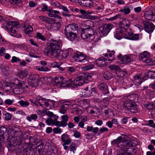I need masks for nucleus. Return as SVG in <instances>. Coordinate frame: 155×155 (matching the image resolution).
I'll return each mask as SVG.
<instances>
[{"label":"nucleus","mask_w":155,"mask_h":155,"mask_svg":"<svg viewBox=\"0 0 155 155\" xmlns=\"http://www.w3.org/2000/svg\"><path fill=\"white\" fill-rule=\"evenodd\" d=\"M50 41L49 45L44 50V53L45 55L50 54L53 57L58 59L61 51L60 48L62 45L61 42L60 40L57 41L54 39H51Z\"/></svg>","instance_id":"obj_1"},{"label":"nucleus","mask_w":155,"mask_h":155,"mask_svg":"<svg viewBox=\"0 0 155 155\" xmlns=\"http://www.w3.org/2000/svg\"><path fill=\"white\" fill-rule=\"evenodd\" d=\"M50 41L49 45L44 50V53L45 55L50 54L53 57L58 59L61 51L60 48L62 45L61 42L60 40L57 41L54 39H51Z\"/></svg>","instance_id":"obj_2"},{"label":"nucleus","mask_w":155,"mask_h":155,"mask_svg":"<svg viewBox=\"0 0 155 155\" xmlns=\"http://www.w3.org/2000/svg\"><path fill=\"white\" fill-rule=\"evenodd\" d=\"M129 138L126 135H121L112 142V144H117L118 147L120 148L127 147H134L137 145L138 142L135 140L128 141Z\"/></svg>","instance_id":"obj_3"},{"label":"nucleus","mask_w":155,"mask_h":155,"mask_svg":"<svg viewBox=\"0 0 155 155\" xmlns=\"http://www.w3.org/2000/svg\"><path fill=\"white\" fill-rule=\"evenodd\" d=\"M78 29V25L75 24L68 25L65 28L64 34L66 38L71 41H74L77 37L74 31Z\"/></svg>","instance_id":"obj_4"},{"label":"nucleus","mask_w":155,"mask_h":155,"mask_svg":"<svg viewBox=\"0 0 155 155\" xmlns=\"http://www.w3.org/2000/svg\"><path fill=\"white\" fill-rule=\"evenodd\" d=\"M45 80L44 77L39 78L38 75L34 74L28 78V83L32 87H36L38 85H41Z\"/></svg>","instance_id":"obj_5"},{"label":"nucleus","mask_w":155,"mask_h":155,"mask_svg":"<svg viewBox=\"0 0 155 155\" xmlns=\"http://www.w3.org/2000/svg\"><path fill=\"white\" fill-rule=\"evenodd\" d=\"M93 29L91 28L84 29L81 34L82 38L85 40L87 39V41L93 40L94 38Z\"/></svg>","instance_id":"obj_6"},{"label":"nucleus","mask_w":155,"mask_h":155,"mask_svg":"<svg viewBox=\"0 0 155 155\" xmlns=\"http://www.w3.org/2000/svg\"><path fill=\"white\" fill-rule=\"evenodd\" d=\"M72 57L75 61L84 64H87L89 60V57L82 53H74Z\"/></svg>","instance_id":"obj_7"},{"label":"nucleus","mask_w":155,"mask_h":155,"mask_svg":"<svg viewBox=\"0 0 155 155\" xmlns=\"http://www.w3.org/2000/svg\"><path fill=\"white\" fill-rule=\"evenodd\" d=\"M16 87L13 89V92L15 94H20L25 91V87H26L25 82L19 81L15 84Z\"/></svg>","instance_id":"obj_8"},{"label":"nucleus","mask_w":155,"mask_h":155,"mask_svg":"<svg viewBox=\"0 0 155 155\" xmlns=\"http://www.w3.org/2000/svg\"><path fill=\"white\" fill-rule=\"evenodd\" d=\"M114 26L111 24H106L99 28V33L101 37L106 36L110 30Z\"/></svg>","instance_id":"obj_9"},{"label":"nucleus","mask_w":155,"mask_h":155,"mask_svg":"<svg viewBox=\"0 0 155 155\" xmlns=\"http://www.w3.org/2000/svg\"><path fill=\"white\" fill-rule=\"evenodd\" d=\"M138 105L134 102H129L125 103L124 104V109L127 111L135 113L137 112Z\"/></svg>","instance_id":"obj_10"},{"label":"nucleus","mask_w":155,"mask_h":155,"mask_svg":"<svg viewBox=\"0 0 155 155\" xmlns=\"http://www.w3.org/2000/svg\"><path fill=\"white\" fill-rule=\"evenodd\" d=\"M59 81L57 82V83H60V86L61 87H68L71 86L72 83L71 79L68 78H64L63 77L58 78Z\"/></svg>","instance_id":"obj_11"},{"label":"nucleus","mask_w":155,"mask_h":155,"mask_svg":"<svg viewBox=\"0 0 155 155\" xmlns=\"http://www.w3.org/2000/svg\"><path fill=\"white\" fill-rule=\"evenodd\" d=\"M119 25V27L123 30L127 31L130 25V22L129 20L126 18H120Z\"/></svg>","instance_id":"obj_12"},{"label":"nucleus","mask_w":155,"mask_h":155,"mask_svg":"<svg viewBox=\"0 0 155 155\" xmlns=\"http://www.w3.org/2000/svg\"><path fill=\"white\" fill-rule=\"evenodd\" d=\"M133 55L126 54L123 56L121 54H119L117 56L118 59L124 63H128L132 61L134 59Z\"/></svg>","instance_id":"obj_13"},{"label":"nucleus","mask_w":155,"mask_h":155,"mask_svg":"<svg viewBox=\"0 0 155 155\" xmlns=\"http://www.w3.org/2000/svg\"><path fill=\"white\" fill-rule=\"evenodd\" d=\"M65 106H68V107L71 108H75L77 106L74 104H72L71 101H65L63 103V105L61 107L60 109V112L62 114H64L67 112L68 107H65Z\"/></svg>","instance_id":"obj_14"},{"label":"nucleus","mask_w":155,"mask_h":155,"mask_svg":"<svg viewBox=\"0 0 155 155\" xmlns=\"http://www.w3.org/2000/svg\"><path fill=\"white\" fill-rule=\"evenodd\" d=\"M7 27L9 29V31L11 33H15L17 32V29L18 27V22L15 21H9L7 22Z\"/></svg>","instance_id":"obj_15"},{"label":"nucleus","mask_w":155,"mask_h":155,"mask_svg":"<svg viewBox=\"0 0 155 155\" xmlns=\"http://www.w3.org/2000/svg\"><path fill=\"white\" fill-rule=\"evenodd\" d=\"M124 37L126 39L132 40H137L139 39L138 35L133 33L130 29H128L124 33Z\"/></svg>","instance_id":"obj_16"},{"label":"nucleus","mask_w":155,"mask_h":155,"mask_svg":"<svg viewBox=\"0 0 155 155\" xmlns=\"http://www.w3.org/2000/svg\"><path fill=\"white\" fill-rule=\"evenodd\" d=\"M139 59L143 62L145 63H149L151 61V58L149 53L147 52H144L140 54L139 56Z\"/></svg>","instance_id":"obj_17"},{"label":"nucleus","mask_w":155,"mask_h":155,"mask_svg":"<svg viewBox=\"0 0 155 155\" xmlns=\"http://www.w3.org/2000/svg\"><path fill=\"white\" fill-rule=\"evenodd\" d=\"M144 28L146 32L150 34L153 31L155 28V25L151 22H146L144 24Z\"/></svg>","instance_id":"obj_18"},{"label":"nucleus","mask_w":155,"mask_h":155,"mask_svg":"<svg viewBox=\"0 0 155 155\" xmlns=\"http://www.w3.org/2000/svg\"><path fill=\"white\" fill-rule=\"evenodd\" d=\"M143 77H141V74L134 75L133 76L132 80L136 85H140L143 81Z\"/></svg>","instance_id":"obj_19"},{"label":"nucleus","mask_w":155,"mask_h":155,"mask_svg":"<svg viewBox=\"0 0 155 155\" xmlns=\"http://www.w3.org/2000/svg\"><path fill=\"white\" fill-rule=\"evenodd\" d=\"M98 88L102 91L104 94H107L109 93L108 87L107 84L104 83L99 82L98 85Z\"/></svg>","instance_id":"obj_20"},{"label":"nucleus","mask_w":155,"mask_h":155,"mask_svg":"<svg viewBox=\"0 0 155 155\" xmlns=\"http://www.w3.org/2000/svg\"><path fill=\"white\" fill-rule=\"evenodd\" d=\"M72 51L71 49H68L67 50L61 51L58 59L61 60L63 58H66L69 54H70Z\"/></svg>","instance_id":"obj_21"},{"label":"nucleus","mask_w":155,"mask_h":155,"mask_svg":"<svg viewBox=\"0 0 155 155\" xmlns=\"http://www.w3.org/2000/svg\"><path fill=\"white\" fill-rule=\"evenodd\" d=\"M124 30H123L120 27H119L116 30L114 36L117 39H120L122 38L124 32Z\"/></svg>","instance_id":"obj_22"},{"label":"nucleus","mask_w":155,"mask_h":155,"mask_svg":"<svg viewBox=\"0 0 155 155\" xmlns=\"http://www.w3.org/2000/svg\"><path fill=\"white\" fill-rule=\"evenodd\" d=\"M144 16L145 18L151 21H155V15L152 11H146L145 12Z\"/></svg>","instance_id":"obj_23"},{"label":"nucleus","mask_w":155,"mask_h":155,"mask_svg":"<svg viewBox=\"0 0 155 155\" xmlns=\"http://www.w3.org/2000/svg\"><path fill=\"white\" fill-rule=\"evenodd\" d=\"M105 61V58L101 57L95 61V63L98 66L100 67H103L107 65Z\"/></svg>","instance_id":"obj_24"},{"label":"nucleus","mask_w":155,"mask_h":155,"mask_svg":"<svg viewBox=\"0 0 155 155\" xmlns=\"http://www.w3.org/2000/svg\"><path fill=\"white\" fill-rule=\"evenodd\" d=\"M137 95L134 94H130L125 97L124 98L126 100V103L129 102H134V101L137 98Z\"/></svg>","instance_id":"obj_25"},{"label":"nucleus","mask_w":155,"mask_h":155,"mask_svg":"<svg viewBox=\"0 0 155 155\" xmlns=\"http://www.w3.org/2000/svg\"><path fill=\"white\" fill-rule=\"evenodd\" d=\"M61 140L64 143L67 145L69 144L71 142V139L69 138V135L67 134H64L61 136Z\"/></svg>","instance_id":"obj_26"},{"label":"nucleus","mask_w":155,"mask_h":155,"mask_svg":"<svg viewBox=\"0 0 155 155\" xmlns=\"http://www.w3.org/2000/svg\"><path fill=\"white\" fill-rule=\"evenodd\" d=\"M52 5L53 6H55L59 9H62L64 12H69V10L66 7L62 5L58 2L52 3Z\"/></svg>","instance_id":"obj_27"},{"label":"nucleus","mask_w":155,"mask_h":155,"mask_svg":"<svg viewBox=\"0 0 155 155\" xmlns=\"http://www.w3.org/2000/svg\"><path fill=\"white\" fill-rule=\"evenodd\" d=\"M84 83V81L79 76L77 77L74 81V83L76 86H82Z\"/></svg>","instance_id":"obj_28"},{"label":"nucleus","mask_w":155,"mask_h":155,"mask_svg":"<svg viewBox=\"0 0 155 155\" xmlns=\"http://www.w3.org/2000/svg\"><path fill=\"white\" fill-rule=\"evenodd\" d=\"M39 18L42 21L47 23L50 24L54 22V19L51 18H49L44 16H39Z\"/></svg>","instance_id":"obj_29"},{"label":"nucleus","mask_w":155,"mask_h":155,"mask_svg":"<svg viewBox=\"0 0 155 155\" xmlns=\"http://www.w3.org/2000/svg\"><path fill=\"white\" fill-rule=\"evenodd\" d=\"M93 22L90 20H87L86 21H84L83 23V26L84 28H83V30L84 29H88L89 28H91L93 26Z\"/></svg>","instance_id":"obj_30"},{"label":"nucleus","mask_w":155,"mask_h":155,"mask_svg":"<svg viewBox=\"0 0 155 155\" xmlns=\"http://www.w3.org/2000/svg\"><path fill=\"white\" fill-rule=\"evenodd\" d=\"M81 107L84 109L87 108L89 106V103L88 100L86 99L82 100L80 101Z\"/></svg>","instance_id":"obj_31"},{"label":"nucleus","mask_w":155,"mask_h":155,"mask_svg":"<svg viewBox=\"0 0 155 155\" xmlns=\"http://www.w3.org/2000/svg\"><path fill=\"white\" fill-rule=\"evenodd\" d=\"M84 81L85 80H88L91 78V75L90 74L88 73H82L79 76Z\"/></svg>","instance_id":"obj_32"},{"label":"nucleus","mask_w":155,"mask_h":155,"mask_svg":"<svg viewBox=\"0 0 155 155\" xmlns=\"http://www.w3.org/2000/svg\"><path fill=\"white\" fill-rule=\"evenodd\" d=\"M103 78L106 80H108L113 77L112 73L110 71H105L103 75Z\"/></svg>","instance_id":"obj_33"},{"label":"nucleus","mask_w":155,"mask_h":155,"mask_svg":"<svg viewBox=\"0 0 155 155\" xmlns=\"http://www.w3.org/2000/svg\"><path fill=\"white\" fill-rule=\"evenodd\" d=\"M84 6L91 8L93 6L94 3L91 0H86L84 3Z\"/></svg>","instance_id":"obj_34"},{"label":"nucleus","mask_w":155,"mask_h":155,"mask_svg":"<svg viewBox=\"0 0 155 155\" xmlns=\"http://www.w3.org/2000/svg\"><path fill=\"white\" fill-rule=\"evenodd\" d=\"M104 113L106 116L110 118L112 117L114 115L113 111L110 110H107L106 109L105 110Z\"/></svg>","instance_id":"obj_35"},{"label":"nucleus","mask_w":155,"mask_h":155,"mask_svg":"<svg viewBox=\"0 0 155 155\" xmlns=\"http://www.w3.org/2000/svg\"><path fill=\"white\" fill-rule=\"evenodd\" d=\"M38 118L37 115L35 114H33L31 115L30 116L27 117L26 119L29 122L31 121L32 120H35Z\"/></svg>","instance_id":"obj_36"},{"label":"nucleus","mask_w":155,"mask_h":155,"mask_svg":"<svg viewBox=\"0 0 155 155\" xmlns=\"http://www.w3.org/2000/svg\"><path fill=\"white\" fill-rule=\"evenodd\" d=\"M2 71L3 74L5 76L8 75L9 73V67L8 66L6 65L3 67L2 69Z\"/></svg>","instance_id":"obj_37"},{"label":"nucleus","mask_w":155,"mask_h":155,"mask_svg":"<svg viewBox=\"0 0 155 155\" xmlns=\"http://www.w3.org/2000/svg\"><path fill=\"white\" fill-rule=\"evenodd\" d=\"M144 106L148 110L154 109L155 108V104L147 103L144 105Z\"/></svg>","instance_id":"obj_38"},{"label":"nucleus","mask_w":155,"mask_h":155,"mask_svg":"<svg viewBox=\"0 0 155 155\" xmlns=\"http://www.w3.org/2000/svg\"><path fill=\"white\" fill-rule=\"evenodd\" d=\"M64 125V123L62 122V121H60L58 120H54L53 125H55L58 127H65V126Z\"/></svg>","instance_id":"obj_39"},{"label":"nucleus","mask_w":155,"mask_h":155,"mask_svg":"<svg viewBox=\"0 0 155 155\" xmlns=\"http://www.w3.org/2000/svg\"><path fill=\"white\" fill-rule=\"evenodd\" d=\"M7 129L6 127L2 126L0 128V135L3 137L4 135L7 133Z\"/></svg>","instance_id":"obj_40"},{"label":"nucleus","mask_w":155,"mask_h":155,"mask_svg":"<svg viewBox=\"0 0 155 155\" xmlns=\"http://www.w3.org/2000/svg\"><path fill=\"white\" fill-rule=\"evenodd\" d=\"M148 77L149 78L151 79H155V71H149L147 74Z\"/></svg>","instance_id":"obj_41"},{"label":"nucleus","mask_w":155,"mask_h":155,"mask_svg":"<svg viewBox=\"0 0 155 155\" xmlns=\"http://www.w3.org/2000/svg\"><path fill=\"white\" fill-rule=\"evenodd\" d=\"M33 31V28L31 25H27L25 27V32L26 34H30Z\"/></svg>","instance_id":"obj_42"},{"label":"nucleus","mask_w":155,"mask_h":155,"mask_svg":"<svg viewBox=\"0 0 155 155\" xmlns=\"http://www.w3.org/2000/svg\"><path fill=\"white\" fill-rule=\"evenodd\" d=\"M40 6L41 7V10L43 12L47 11L48 9V6L45 3L41 4Z\"/></svg>","instance_id":"obj_43"},{"label":"nucleus","mask_w":155,"mask_h":155,"mask_svg":"<svg viewBox=\"0 0 155 155\" xmlns=\"http://www.w3.org/2000/svg\"><path fill=\"white\" fill-rule=\"evenodd\" d=\"M120 12H124L125 14H128L130 12V8L127 7H125L123 9H121Z\"/></svg>","instance_id":"obj_44"},{"label":"nucleus","mask_w":155,"mask_h":155,"mask_svg":"<svg viewBox=\"0 0 155 155\" xmlns=\"http://www.w3.org/2000/svg\"><path fill=\"white\" fill-rule=\"evenodd\" d=\"M62 119V121L64 122L65 123V126H66L67 125V122L68 120V115H62L61 117Z\"/></svg>","instance_id":"obj_45"},{"label":"nucleus","mask_w":155,"mask_h":155,"mask_svg":"<svg viewBox=\"0 0 155 155\" xmlns=\"http://www.w3.org/2000/svg\"><path fill=\"white\" fill-rule=\"evenodd\" d=\"M69 147L71 149L70 151L74 152L76 149L75 143L73 142L71 143L69 145Z\"/></svg>","instance_id":"obj_46"},{"label":"nucleus","mask_w":155,"mask_h":155,"mask_svg":"<svg viewBox=\"0 0 155 155\" xmlns=\"http://www.w3.org/2000/svg\"><path fill=\"white\" fill-rule=\"evenodd\" d=\"M94 67V65L92 64H90L85 66L82 67V69L85 71H87L92 69Z\"/></svg>","instance_id":"obj_47"},{"label":"nucleus","mask_w":155,"mask_h":155,"mask_svg":"<svg viewBox=\"0 0 155 155\" xmlns=\"http://www.w3.org/2000/svg\"><path fill=\"white\" fill-rule=\"evenodd\" d=\"M19 103L23 107H25L29 105V102L27 101H24L21 100L19 102Z\"/></svg>","instance_id":"obj_48"},{"label":"nucleus","mask_w":155,"mask_h":155,"mask_svg":"<svg viewBox=\"0 0 155 155\" xmlns=\"http://www.w3.org/2000/svg\"><path fill=\"white\" fill-rule=\"evenodd\" d=\"M54 120L52 119L48 118L46 120L45 122L48 125L51 124L53 125Z\"/></svg>","instance_id":"obj_49"},{"label":"nucleus","mask_w":155,"mask_h":155,"mask_svg":"<svg viewBox=\"0 0 155 155\" xmlns=\"http://www.w3.org/2000/svg\"><path fill=\"white\" fill-rule=\"evenodd\" d=\"M51 66L53 68H55L59 67L61 64L62 63L61 62H54L51 64Z\"/></svg>","instance_id":"obj_50"},{"label":"nucleus","mask_w":155,"mask_h":155,"mask_svg":"<svg viewBox=\"0 0 155 155\" xmlns=\"http://www.w3.org/2000/svg\"><path fill=\"white\" fill-rule=\"evenodd\" d=\"M36 36L38 39H40L43 41H44L46 40L45 38L39 32L37 33Z\"/></svg>","instance_id":"obj_51"},{"label":"nucleus","mask_w":155,"mask_h":155,"mask_svg":"<svg viewBox=\"0 0 155 155\" xmlns=\"http://www.w3.org/2000/svg\"><path fill=\"white\" fill-rule=\"evenodd\" d=\"M54 10L52 8L48 9L47 12H48L49 13L48 14V16L51 17H54V14H52L53 13Z\"/></svg>","instance_id":"obj_52"},{"label":"nucleus","mask_w":155,"mask_h":155,"mask_svg":"<svg viewBox=\"0 0 155 155\" xmlns=\"http://www.w3.org/2000/svg\"><path fill=\"white\" fill-rule=\"evenodd\" d=\"M53 131L54 133L57 134L61 133L62 132V130L59 127H57L53 129Z\"/></svg>","instance_id":"obj_53"},{"label":"nucleus","mask_w":155,"mask_h":155,"mask_svg":"<svg viewBox=\"0 0 155 155\" xmlns=\"http://www.w3.org/2000/svg\"><path fill=\"white\" fill-rule=\"evenodd\" d=\"M20 61L21 59L19 58L14 56L12 57L11 62L13 63L19 62Z\"/></svg>","instance_id":"obj_54"},{"label":"nucleus","mask_w":155,"mask_h":155,"mask_svg":"<svg viewBox=\"0 0 155 155\" xmlns=\"http://www.w3.org/2000/svg\"><path fill=\"white\" fill-rule=\"evenodd\" d=\"M109 68L112 70H118L120 69V67L116 65H111L109 66Z\"/></svg>","instance_id":"obj_55"},{"label":"nucleus","mask_w":155,"mask_h":155,"mask_svg":"<svg viewBox=\"0 0 155 155\" xmlns=\"http://www.w3.org/2000/svg\"><path fill=\"white\" fill-rule=\"evenodd\" d=\"M12 117V114L8 113H6L5 114V119L8 121L11 119Z\"/></svg>","instance_id":"obj_56"},{"label":"nucleus","mask_w":155,"mask_h":155,"mask_svg":"<svg viewBox=\"0 0 155 155\" xmlns=\"http://www.w3.org/2000/svg\"><path fill=\"white\" fill-rule=\"evenodd\" d=\"M28 75V73L25 71H22L20 72V77L21 78H25Z\"/></svg>","instance_id":"obj_57"},{"label":"nucleus","mask_w":155,"mask_h":155,"mask_svg":"<svg viewBox=\"0 0 155 155\" xmlns=\"http://www.w3.org/2000/svg\"><path fill=\"white\" fill-rule=\"evenodd\" d=\"M50 151L51 152H52V153H53L56 154L58 152V149L56 147L54 146H52L51 147Z\"/></svg>","instance_id":"obj_58"},{"label":"nucleus","mask_w":155,"mask_h":155,"mask_svg":"<svg viewBox=\"0 0 155 155\" xmlns=\"http://www.w3.org/2000/svg\"><path fill=\"white\" fill-rule=\"evenodd\" d=\"M13 101L14 100H13L7 99L5 100V103L6 104L11 105L13 103Z\"/></svg>","instance_id":"obj_59"},{"label":"nucleus","mask_w":155,"mask_h":155,"mask_svg":"<svg viewBox=\"0 0 155 155\" xmlns=\"http://www.w3.org/2000/svg\"><path fill=\"white\" fill-rule=\"evenodd\" d=\"M49 103V104L50 108L49 109H51L54 107L55 105V102L54 101L48 100Z\"/></svg>","instance_id":"obj_60"},{"label":"nucleus","mask_w":155,"mask_h":155,"mask_svg":"<svg viewBox=\"0 0 155 155\" xmlns=\"http://www.w3.org/2000/svg\"><path fill=\"white\" fill-rule=\"evenodd\" d=\"M148 125L150 127L155 128V123H154L153 121V120H150L148 121Z\"/></svg>","instance_id":"obj_61"},{"label":"nucleus","mask_w":155,"mask_h":155,"mask_svg":"<svg viewBox=\"0 0 155 155\" xmlns=\"http://www.w3.org/2000/svg\"><path fill=\"white\" fill-rule=\"evenodd\" d=\"M129 118V117H124L121 119V124H126L128 121V119Z\"/></svg>","instance_id":"obj_62"},{"label":"nucleus","mask_w":155,"mask_h":155,"mask_svg":"<svg viewBox=\"0 0 155 155\" xmlns=\"http://www.w3.org/2000/svg\"><path fill=\"white\" fill-rule=\"evenodd\" d=\"M9 2L12 4L16 5L20 2V0H9Z\"/></svg>","instance_id":"obj_63"},{"label":"nucleus","mask_w":155,"mask_h":155,"mask_svg":"<svg viewBox=\"0 0 155 155\" xmlns=\"http://www.w3.org/2000/svg\"><path fill=\"white\" fill-rule=\"evenodd\" d=\"M127 153L126 151H123L122 150H120L117 153V155H127Z\"/></svg>","instance_id":"obj_64"}]
</instances>
